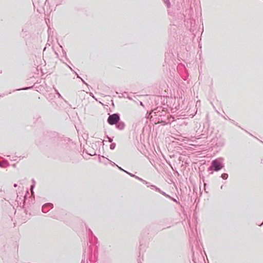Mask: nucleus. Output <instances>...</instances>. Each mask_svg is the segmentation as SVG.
I'll return each mask as SVG.
<instances>
[{
	"mask_svg": "<svg viewBox=\"0 0 263 263\" xmlns=\"http://www.w3.org/2000/svg\"><path fill=\"white\" fill-rule=\"evenodd\" d=\"M224 167V164L218 159L213 160L211 162V165L208 168L209 171H213L218 172Z\"/></svg>",
	"mask_w": 263,
	"mask_h": 263,
	"instance_id": "obj_1",
	"label": "nucleus"
},
{
	"mask_svg": "<svg viewBox=\"0 0 263 263\" xmlns=\"http://www.w3.org/2000/svg\"><path fill=\"white\" fill-rule=\"evenodd\" d=\"M120 120V115L118 113L113 114L109 115L107 120V122L110 125H116Z\"/></svg>",
	"mask_w": 263,
	"mask_h": 263,
	"instance_id": "obj_2",
	"label": "nucleus"
},
{
	"mask_svg": "<svg viewBox=\"0 0 263 263\" xmlns=\"http://www.w3.org/2000/svg\"><path fill=\"white\" fill-rule=\"evenodd\" d=\"M53 207V204L51 203H47L42 206V210L43 213H47Z\"/></svg>",
	"mask_w": 263,
	"mask_h": 263,
	"instance_id": "obj_3",
	"label": "nucleus"
},
{
	"mask_svg": "<svg viewBox=\"0 0 263 263\" xmlns=\"http://www.w3.org/2000/svg\"><path fill=\"white\" fill-rule=\"evenodd\" d=\"M20 35L23 38H25L29 35V30L27 27H23L22 29V32Z\"/></svg>",
	"mask_w": 263,
	"mask_h": 263,
	"instance_id": "obj_4",
	"label": "nucleus"
},
{
	"mask_svg": "<svg viewBox=\"0 0 263 263\" xmlns=\"http://www.w3.org/2000/svg\"><path fill=\"white\" fill-rule=\"evenodd\" d=\"M125 123L123 121H119L116 124V127L119 130H122L125 127Z\"/></svg>",
	"mask_w": 263,
	"mask_h": 263,
	"instance_id": "obj_5",
	"label": "nucleus"
},
{
	"mask_svg": "<svg viewBox=\"0 0 263 263\" xmlns=\"http://www.w3.org/2000/svg\"><path fill=\"white\" fill-rule=\"evenodd\" d=\"M161 110V107H157L152 110L151 112V114H153L154 116H161V115H158V114L160 112V110Z\"/></svg>",
	"mask_w": 263,
	"mask_h": 263,
	"instance_id": "obj_6",
	"label": "nucleus"
},
{
	"mask_svg": "<svg viewBox=\"0 0 263 263\" xmlns=\"http://www.w3.org/2000/svg\"><path fill=\"white\" fill-rule=\"evenodd\" d=\"M9 164L8 162V161L4 160L2 162V164H0V166L2 167H5L9 166Z\"/></svg>",
	"mask_w": 263,
	"mask_h": 263,
	"instance_id": "obj_7",
	"label": "nucleus"
},
{
	"mask_svg": "<svg viewBox=\"0 0 263 263\" xmlns=\"http://www.w3.org/2000/svg\"><path fill=\"white\" fill-rule=\"evenodd\" d=\"M163 3L166 5L167 8H169L171 7V3L170 0H162Z\"/></svg>",
	"mask_w": 263,
	"mask_h": 263,
	"instance_id": "obj_8",
	"label": "nucleus"
},
{
	"mask_svg": "<svg viewBox=\"0 0 263 263\" xmlns=\"http://www.w3.org/2000/svg\"><path fill=\"white\" fill-rule=\"evenodd\" d=\"M221 177L224 179V180H226L228 179V174L227 173H223V174H221Z\"/></svg>",
	"mask_w": 263,
	"mask_h": 263,
	"instance_id": "obj_9",
	"label": "nucleus"
},
{
	"mask_svg": "<svg viewBox=\"0 0 263 263\" xmlns=\"http://www.w3.org/2000/svg\"><path fill=\"white\" fill-rule=\"evenodd\" d=\"M116 143H111L110 145V148L112 150L114 149L116 147Z\"/></svg>",
	"mask_w": 263,
	"mask_h": 263,
	"instance_id": "obj_10",
	"label": "nucleus"
},
{
	"mask_svg": "<svg viewBox=\"0 0 263 263\" xmlns=\"http://www.w3.org/2000/svg\"><path fill=\"white\" fill-rule=\"evenodd\" d=\"M33 86H31V87H25V88H21V89H16V90H27L28 89H30L31 88H32Z\"/></svg>",
	"mask_w": 263,
	"mask_h": 263,
	"instance_id": "obj_11",
	"label": "nucleus"
},
{
	"mask_svg": "<svg viewBox=\"0 0 263 263\" xmlns=\"http://www.w3.org/2000/svg\"><path fill=\"white\" fill-rule=\"evenodd\" d=\"M54 91L56 93V94H57V95L58 96L59 98H63L61 96V94L59 92V91L54 88Z\"/></svg>",
	"mask_w": 263,
	"mask_h": 263,
	"instance_id": "obj_12",
	"label": "nucleus"
},
{
	"mask_svg": "<svg viewBox=\"0 0 263 263\" xmlns=\"http://www.w3.org/2000/svg\"><path fill=\"white\" fill-rule=\"evenodd\" d=\"M125 172L126 173H127V174H128V175H129V176H130L131 177H135V176H136V175H135L133 174L130 173H129V172H127V171H125Z\"/></svg>",
	"mask_w": 263,
	"mask_h": 263,
	"instance_id": "obj_13",
	"label": "nucleus"
},
{
	"mask_svg": "<svg viewBox=\"0 0 263 263\" xmlns=\"http://www.w3.org/2000/svg\"><path fill=\"white\" fill-rule=\"evenodd\" d=\"M163 195L165 196V197L170 198L171 196L168 195V194H166L164 192H162V194Z\"/></svg>",
	"mask_w": 263,
	"mask_h": 263,
	"instance_id": "obj_14",
	"label": "nucleus"
},
{
	"mask_svg": "<svg viewBox=\"0 0 263 263\" xmlns=\"http://www.w3.org/2000/svg\"><path fill=\"white\" fill-rule=\"evenodd\" d=\"M155 190L157 192H158L159 193L162 194V191L160 189H159V187H155Z\"/></svg>",
	"mask_w": 263,
	"mask_h": 263,
	"instance_id": "obj_15",
	"label": "nucleus"
},
{
	"mask_svg": "<svg viewBox=\"0 0 263 263\" xmlns=\"http://www.w3.org/2000/svg\"><path fill=\"white\" fill-rule=\"evenodd\" d=\"M106 138L108 139L109 142L112 143V140H113L112 138L108 137L107 135L106 136Z\"/></svg>",
	"mask_w": 263,
	"mask_h": 263,
	"instance_id": "obj_16",
	"label": "nucleus"
},
{
	"mask_svg": "<svg viewBox=\"0 0 263 263\" xmlns=\"http://www.w3.org/2000/svg\"><path fill=\"white\" fill-rule=\"evenodd\" d=\"M135 178L138 179V180H140L141 182L144 181V180L142 178H140L139 177H138L137 176H135Z\"/></svg>",
	"mask_w": 263,
	"mask_h": 263,
	"instance_id": "obj_17",
	"label": "nucleus"
},
{
	"mask_svg": "<svg viewBox=\"0 0 263 263\" xmlns=\"http://www.w3.org/2000/svg\"><path fill=\"white\" fill-rule=\"evenodd\" d=\"M144 184H146L148 187H150L149 183L145 180H144V181H143Z\"/></svg>",
	"mask_w": 263,
	"mask_h": 263,
	"instance_id": "obj_18",
	"label": "nucleus"
},
{
	"mask_svg": "<svg viewBox=\"0 0 263 263\" xmlns=\"http://www.w3.org/2000/svg\"><path fill=\"white\" fill-rule=\"evenodd\" d=\"M117 166L118 167V168L120 170H121V171H123V172H125V171H126L125 170H123L122 168H121L120 166H118V165H117Z\"/></svg>",
	"mask_w": 263,
	"mask_h": 263,
	"instance_id": "obj_19",
	"label": "nucleus"
},
{
	"mask_svg": "<svg viewBox=\"0 0 263 263\" xmlns=\"http://www.w3.org/2000/svg\"><path fill=\"white\" fill-rule=\"evenodd\" d=\"M150 187L153 190H155V187H157V186L154 185H151Z\"/></svg>",
	"mask_w": 263,
	"mask_h": 263,
	"instance_id": "obj_20",
	"label": "nucleus"
},
{
	"mask_svg": "<svg viewBox=\"0 0 263 263\" xmlns=\"http://www.w3.org/2000/svg\"><path fill=\"white\" fill-rule=\"evenodd\" d=\"M193 261H194L195 262H196V261H195V254H194V253H193Z\"/></svg>",
	"mask_w": 263,
	"mask_h": 263,
	"instance_id": "obj_21",
	"label": "nucleus"
},
{
	"mask_svg": "<svg viewBox=\"0 0 263 263\" xmlns=\"http://www.w3.org/2000/svg\"><path fill=\"white\" fill-rule=\"evenodd\" d=\"M170 199H172L173 201H174L175 202H177L176 199H175V198H173L172 197H171Z\"/></svg>",
	"mask_w": 263,
	"mask_h": 263,
	"instance_id": "obj_22",
	"label": "nucleus"
},
{
	"mask_svg": "<svg viewBox=\"0 0 263 263\" xmlns=\"http://www.w3.org/2000/svg\"><path fill=\"white\" fill-rule=\"evenodd\" d=\"M74 73L76 74L77 78H80V79L81 78L76 72L74 71Z\"/></svg>",
	"mask_w": 263,
	"mask_h": 263,
	"instance_id": "obj_23",
	"label": "nucleus"
},
{
	"mask_svg": "<svg viewBox=\"0 0 263 263\" xmlns=\"http://www.w3.org/2000/svg\"><path fill=\"white\" fill-rule=\"evenodd\" d=\"M74 73L76 74L77 78H80V79L81 78L76 72L74 71Z\"/></svg>",
	"mask_w": 263,
	"mask_h": 263,
	"instance_id": "obj_24",
	"label": "nucleus"
},
{
	"mask_svg": "<svg viewBox=\"0 0 263 263\" xmlns=\"http://www.w3.org/2000/svg\"><path fill=\"white\" fill-rule=\"evenodd\" d=\"M81 80L84 84L87 85V84L85 82V81H84L82 78H81Z\"/></svg>",
	"mask_w": 263,
	"mask_h": 263,
	"instance_id": "obj_25",
	"label": "nucleus"
},
{
	"mask_svg": "<svg viewBox=\"0 0 263 263\" xmlns=\"http://www.w3.org/2000/svg\"><path fill=\"white\" fill-rule=\"evenodd\" d=\"M111 165H113V166H114V165L117 166V164H116L114 162H111Z\"/></svg>",
	"mask_w": 263,
	"mask_h": 263,
	"instance_id": "obj_26",
	"label": "nucleus"
},
{
	"mask_svg": "<svg viewBox=\"0 0 263 263\" xmlns=\"http://www.w3.org/2000/svg\"><path fill=\"white\" fill-rule=\"evenodd\" d=\"M140 105L144 106V105L142 102H140Z\"/></svg>",
	"mask_w": 263,
	"mask_h": 263,
	"instance_id": "obj_27",
	"label": "nucleus"
},
{
	"mask_svg": "<svg viewBox=\"0 0 263 263\" xmlns=\"http://www.w3.org/2000/svg\"><path fill=\"white\" fill-rule=\"evenodd\" d=\"M13 186H14V187H17V184H16V183H14V184H13Z\"/></svg>",
	"mask_w": 263,
	"mask_h": 263,
	"instance_id": "obj_28",
	"label": "nucleus"
},
{
	"mask_svg": "<svg viewBox=\"0 0 263 263\" xmlns=\"http://www.w3.org/2000/svg\"><path fill=\"white\" fill-rule=\"evenodd\" d=\"M68 67H69V68L70 69V70H71V71H73V70L72 69V68H71L70 66H68Z\"/></svg>",
	"mask_w": 263,
	"mask_h": 263,
	"instance_id": "obj_29",
	"label": "nucleus"
},
{
	"mask_svg": "<svg viewBox=\"0 0 263 263\" xmlns=\"http://www.w3.org/2000/svg\"><path fill=\"white\" fill-rule=\"evenodd\" d=\"M4 95H0V97H4Z\"/></svg>",
	"mask_w": 263,
	"mask_h": 263,
	"instance_id": "obj_30",
	"label": "nucleus"
},
{
	"mask_svg": "<svg viewBox=\"0 0 263 263\" xmlns=\"http://www.w3.org/2000/svg\"><path fill=\"white\" fill-rule=\"evenodd\" d=\"M63 1H64V0H61V1H60V4H61V3L63 2Z\"/></svg>",
	"mask_w": 263,
	"mask_h": 263,
	"instance_id": "obj_31",
	"label": "nucleus"
},
{
	"mask_svg": "<svg viewBox=\"0 0 263 263\" xmlns=\"http://www.w3.org/2000/svg\"><path fill=\"white\" fill-rule=\"evenodd\" d=\"M89 231H90V232L91 233V234H92V231L89 229Z\"/></svg>",
	"mask_w": 263,
	"mask_h": 263,
	"instance_id": "obj_32",
	"label": "nucleus"
},
{
	"mask_svg": "<svg viewBox=\"0 0 263 263\" xmlns=\"http://www.w3.org/2000/svg\"><path fill=\"white\" fill-rule=\"evenodd\" d=\"M81 263H84V261H83V260H82Z\"/></svg>",
	"mask_w": 263,
	"mask_h": 263,
	"instance_id": "obj_33",
	"label": "nucleus"
},
{
	"mask_svg": "<svg viewBox=\"0 0 263 263\" xmlns=\"http://www.w3.org/2000/svg\"><path fill=\"white\" fill-rule=\"evenodd\" d=\"M262 224H263V222H262Z\"/></svg>",
	"mask_w": 263,
	"mask_h": 263,
	"instance_id": "obj_34",
	"label": "nucleus"
}]
</instances>
